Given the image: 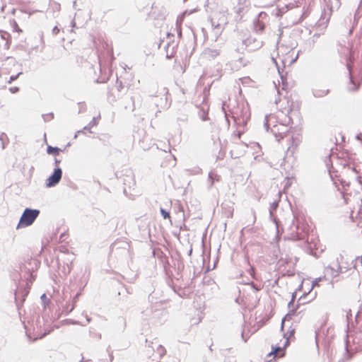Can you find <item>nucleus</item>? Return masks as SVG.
I'll list each match as a JSON object with an SVG mask.
<instances>
[{
	"label": "nucleus",
	"mask_w": 362,
	"mask_h": 362,
	"mask_svg": "<svg viewBox=\"0 0 362 362\" xmlns=\"http://www.w3.org/2000/svg\"><path fill=\"white\" fill-rule=\"evenodd\" d=\"M349 267V264L346 259L343 255H339L330 263L327 271L332 277H336L341 273L346 272Z\"/></svg>",
	"instance_id": "f257e3e1"
},
{
	"label": "nucleus",
	"mask_w": 362,
	"mask_h": 362,
	"mask_svg": "<svg viewBox=\"0 0 362 362\" xmlns=\"http://www.w3.org/2000/svg\"><path fill=\"white\" fill-rule=\"evenodd\" d=\"M40 211L36 209H25L23 213L17 228H24L30 226L37 218Z\"/></svg>",
	"instance_id": "f03ea898"
},
{
	"label": "nucleus",
	"mask_w": 362,
	"mask_h": 362,
	"mask_svg": "<svg viewBox=\"0 0 362 362\" xmlns=\"http://www.w3.org/2000/svg\"><path fill=\"white\" fill-rule=\"evenodd\" d=\"M296 234L293 238L303 239L309 230V226L303 216H297L296 218Z\"/></svg>",
	"instance_id": "7ed1b4c3"
},
{
	"label": "nucleus",
	"mask_w": 362,
	"mask_h": 362,
	"mask_svg": "<svg viewBox=\"0 0 362 362\" xmlns=\"http://www.w3.org/2000/svg\"><path fill=\"white\" fill-rule=\"evenodd\" d=\"M288 340L284 339L283 341H281L276 345L272 346V351L270 353H269L268 357H272L274 358L276 357H284L286 354V349L288 346Z\"/></svg>",
	"instance_id": "20e7f679"
},
{
	"label": "nucleus",
	"mask_w": 362,
	"mask_h": 362,
	"mask_svg": "<svg viewBox=\"0 0 362 362\" xmlns=\"http://www.w3.org/2000/svg\"><path fill=\"white\" fill-rule=\"evenodd\" d=\"M62 170L58 168L54 170L53 174L47 179L46 186L51 187L56 185L62 178Z\"/></svg>",
	"instance_id": "39448f33"
},
{
	"label": "nucleus",
	"mask_w": 362,
	"mask_h": 362,
	"mask_svg": "<svg viewBox=\"0 0 362 362\" xmlns=\"http://www.w3.org/2000/svg\"><path fill=\"white\" fill-rule=\"evenodd\" d=\"M349 204L348 199L345 194L341 192H338L336 199L333 200L332 204L335 208H341Z\"/></svg>",
	"instance_id": "423d86ee"
},
{
	"label": "nucleus",
	"mask_w": 362,
	"mask_h": 362,
	"mask_svg": "<svg viewBox=\"0 0 362 362\" xmlns=\"http://www.w3.org/2000/svg\"><path fill=\"white\" fill-rule=\"evenodd\" d=\"M357 211H355V207L351 210L350 218L352 221H355L361 218L362 215V200H358L356 202Z\"/></svg>",
	"instance_id": "0eeeda50"
},
{
	"label": "nucleus",
	"mask_w": 362,
	"mask_h": 362,
	"mask_svg": "<svg viewBox=\"0 0 362 362\" xmlns=\"http://www.w3.org/2000/svg\"><path fill=\"white\" fill-rule=\"evenodd\" d=\"M359 87H360V83L354 82L353 78H350V84L348 86L347 90L349 92H355L358 90Z\"/></svg>",
	"instance_id": "6e6552de"
},
{
	"label": "nucleus",
	"mask_w": 362,
	"mask_h": 362,
	"mask_svg": "<svg viewBox=\"0 0 362 362\" xmlns=\"http://www.w3.org/2000/svg\"><path fill=\"white\" fill-rule=\"evenodd\" d=\"M295 334V329L294 328H290L287 332H284V339H289L294 336Z\"/></svg>",
	"instance_id": "1a4fd4ad"
},
{
	"label": "nucleus",
	"mask_w": 362,
	"mask_h": 362,
	"mask_svg": "<svg viewBox=\"0 0 362 362\" xmlns=\"http://www.w3.org/2000/svg\"><path fill=\"white\" fill-rule=\"evenodd\" d=\"M60 151H61V149H59L58 148L52 147L51 146H49L47 148V152L49 154L59 155Z\"/></svg>",
	"instance_id": "9d476101"
},
{
	"label": "nucleus",
	"mask_w": 362,
	"mask_h": 362,
	"mask_svg": "<svg viewBox=\"0 0 362 362\" xmlns=\"http://www.w3.org/2000/svg\"><path fill=\"white\" fill-rule=\"evenodd\" d=\"M294 315V313H288L285 316V317L282 322V324H281V329L283 331H284L286 322L290 321L291 320L292 315Z\"/></svg>",
	"instance_id": "9b49d317"
},
{
	"label": "nucleus",
	"mask_w": 362,
	"mask_h": 362,
	"mask_svg": "<svg viewBox=\"0 0 362 362\" xmlns=\"http://www.w3.org/2000/svg\"><path fill=\"white\" fill-rule=\"evenodd\" d=\"M160 213L165 219L168 218L171 221L170 214L168 211L163 209H160Z\"/></svg>",
	"instance_id": "f8f14e48"
},
{
	"label": "nucleus",
	"mask_w": 362,
	"mask_h": 362,
	"mask_svg": "<svg viewBox=\"0 0 362 362\" xmlns=\"http://www.w3.org/2000/svg\"><path fill=\"white\" fill-rule=\"evenodd\" d=\"M59 30L57 28V27H55L54 29H53V32L55 34H57L59 33Z\"/></svg>",
	"instance_id": "ddd939ff"
},
{
	"label": "nucleus",
	"mask_w": 362,
	"mask_h": 362,
	"mask_svg": "<svg viewBox=\"0 0 362 362\" xmlns=\"http://www.w3.org/2000/svg\"><path fill=\"white\" fill-rule=\"evenodd\" d=\"M18 90V88H11V90L13 93H16Z\"/></svg>",
	"instance_id": "4468645a"
},
{
	"label": "nucleus",
	"mask_w": 362,
	"mask_h": 362,
	"mask_svg": "<svg viewBox=\"0 0 362 362\" xmlns=\"http://www.w3.org/2000/svg\"><path fill=\"white\" fill-rule=\"evenodd\" d=\"M203 113L204 115H203V120H206L207 119V116H206V115L205 114L204 112H203Z\"/></svg>",
	"instance_id": "2eb2a0df"
},
{
	"label": "nucleus",
	"mask_w": 362,
	"mask_h": 362,
	"mask_svg": "<svg viewBox=\"0 0 362 362\" xmlns=\"http://www.w3.org/2000/svg\"><path fill=\"white\" fill-rule=\"evenodd\" d=\"M203 113L204 115H203V120H206L207 119V116H206V115L205 114L204 112H203Z\"/></svg>",
	"instance_id": "dca6fc26"
},
{
	"label": "nucleus",
	"mask_w": 362,
	"mask_h": 362,
	"mask_svg": "<svg viewBox=\"0 0 362 362\" xmlns=\"http://www.w3.org/2000/svg\"><path fill=\"white\" fill-rule=\"evenodd\" d=\"M359 260H360V262H361V265H362V256L360 257V259H359Z\"/></svg>",
	"instance_id": "f3484780"
},
{
	"label": "nucleus",
	"mask_w": 362,
	"mask_h": 362,
	"mask_svg": "<svg viewBox=\"0 0 362 362\" xmlns=\"http://www.w3.org/2000/svg\"><path fill=\"white\" fill-rule=\"evenodd\" d=\"M59 160H56V163H59Z\"/></svg>",
	"instance_id": "a211bd4d"
}]
</instances>
